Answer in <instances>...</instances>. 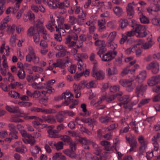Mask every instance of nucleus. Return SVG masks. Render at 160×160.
<instances>
[{
	"instance_id": "28",
	"label": "nucleus",
	"mask_w": 160,
	"mask_h": 160,
	"mask_svg": "<svg viewBox=\"0 0 160 160\" xmlns=\"http://www.w3.org/2000/svg\"><path fill=\"white\" fill-rule=\"evenodd\" d=\"M16 146L15 149L17 152L24 153L27 150L26 147L24 145H22L21 141L16 142L15 144Z\"/></svg>"
},
{
	"instance_id": "26",
	"label": "nucleus",
	"mask_w": 160,
	"mask_h": 160,
	"mask_svg": "<svg viewBox=\"0 0 160 160\" xmlns=\"http://www.w3.org/2000/svg\"><path fill=\"white\" fill-rule=\"evenodd\" d=\"M160 141V133H157L152 138V143L154 147V150L157 151L158 149V142Z\"/></svg>"
},
{
	"instance_id": "49",
	"label": "nucleus",
	"mask_w": 160,
	"mask_h": 160,
	"mask_svg": "<svg viewBox=\"0 0 160 160\" xmlns=\"http://www.w3.org/2000/svg\"><path fill=\"white\" fill-rule=\"evenodd\" d=\"M37 33H35L32 36H33V38L34 41L36 44H38L39 43L40 39V33L37 30Z\"/></svg>"
},
{
	"instance_id": "64",
	"label": "nucleus",
	"mask_w": 160,
	"mask_h": 160,
	"mask_svg": "<svg viewBox=\"0 0 160 160\" xmlns=\"http://www.w3.org/2000/svg\"><path fill=\"white\" fill-rule=\"evenodd\" d=\"M155 151L154 149L152 151L148 152L146 153V157L148 160H150L154 156L153 152Z\"/></svg>"
},
{
	"instance_id": "44",
	"label": "nucleus",
	"mask_w": 160,
	"mask_h": 160,
	"mask_svg": "<svg viewBox=\"0 0 160 160\" xmlns=\"http://www.w3.org/2000/svg\"><path fill=\"white\" fill-rule=\"evenodd\" d=\"M113 11L115 14L118 16H121L123 13L122 8L118 6H116L113 9Z\"/></svg>"
},
{
	"instance_id": "17",
	"label": "nucleus",
	"mask_w": 160,
	"mask_h": 160,
	"mask_svg": "<svg viewBox=\"0 0 160 160\" xmlns=\"http://www.w3.org/2000/svg\"><path fill=\"white\" fill-rule=\"evenodd\" d=\"M82 121L85 123L88 124L89 125L92 126V129L93 130V126L96 124V122L95 119L91 118H83L81 120L79 118L77 117L75 119V122L78 125H81Z\"/></svg>"
},
{
	"instance_id": "35",
	"label": "nucleus",
	"mask_w": 160,
	"mask_h": 160,
	"mask_svg": "<svg viewBox=\"0 0 160 160\" xmlns=\"http://www.w3.org/2000/svg\"><path fill=\"white\" fill-rule=\"evenodd\" d=\"M57 26L55 23V20L52 18H51V20L49 21L47 25H46L47 28L51 32L54 31V28Z\"/></svg>"
},
{
	"instance_id": "52",
	"label": "nucleus",
	"mask_w": 160,
	"mask_h": 160,
	"mask_svg": "<svg viewBox=\"0 0 160 160\" xmlns=\"http://www.w3.org/2000/svg\"><path fill=\"white\" fill-rule=\"evenodd\" d=\"M73 28V30L75 33L73 35V39L74 40H76L78 38V36L76 33H78L81 31V29L79 28H77L76 26H74Z\"/></svg>"
},
{
	"instance_id": "2",
	"label": "nucleus",
	"mask_w": 160,
	"mask_h": 160,
	"mask_svg": "<svg viewBox=\"0 0 160 160\" xmlns=\"http://www.w3.org/2000/svg\"><path fill=\"white\" fill-rule=\"evenodd\" d=\"M139 67V65L138 64H135L134 68L132 69H130L128 67L125 68L121 73V75H124L129 74H131L132 77H133V73L136 69ZM147 76L146 72L145 71H142L140 72L136 78L133 77L130 80L128 79H121L119 81L120 84L123 87L127 88V90L129 92H131L133 89V87L132 85V82L135 79V80L138 83H142L146 79Z\"/></svg>"
},
{
	"instance_id": "36",
	"label": "nucleus",
	"mask_w": 160,
	"mask_h": 160,
	"mask_svg": "<svg viewBox=\"0 0 160 160\" xmlns=\"http://www.w3.org/2000/svg\"><path fill=\"white\" fill-rule=\"evenodd\" d=\"M33 124L35 128L37 129L38 131H40L41 129L45 128L47 125L44 124H42L39 121L35 120L33 122Z\"/></svg>"
},
{
	"instance_id": "12",
	"label": "nucleus",
	"mask_w": 160,
	"mask_h": 160,
	"mask_svg": "<svg viewBox=\"0 0 160 160\" xmlns=\"http://www.w3.org/2000/svg\"><path fill=\"white\" fill-rule=\"evenodd\" d=\"M36 28L40 33V35L44 39L49 40L50 38L49 35L45 29L42 23L38 22L36 24Z\"/></svg>"
},
{
	"instance_id": "42",
	"label": "nucleus",
	"mask_w": 160,
	"mask_h": 160,
	"mask_svg": "<svg viewBox=\"0 0 160 160\" xmlns=\"http://www.w3.org/2000/svg\"><path fill=\"white\" fill-rule=\"evenodd\" d=\"M98 25L99 27V31H102V30L105 28L104 24H106V21L104 19L102 18L98 21Z\"/></svg>"
},
{
	"instance_id": "55",
	"label": "nucleus",
	"mask_w": 160,
	"mask_h": 160,
	"mask_svg": "<svg viewBox=\"0 0 160 160\" xmlns=\"http://www.w3.org/2000/svg\"><path fill=\"white\" fill-rule=\"evenodd\" d=\"M5 50L6 52V55L7 56H8L9 55V48L8 47H6V48H4V46L3 45H2L0 49V52L2 53L4 50Z\"/></svg>"
},
{
	"instance_id": "43",
	"label": "nucleus",
	"mask_w": 160,
	"mask_h": 160,
	"mask_svg": "<svg viewBox=\"0 0 160 160\" xmlns=\"http://www.w3.org/2000/svg\"><path fill=\"white\" fill-rule=\"evenodd\" d=\"M17 75L19 79H23L25 77V74L24 70L21 68L18 70Z\"/></svg>"
},
{
	"instance_id": "63",
	"label": "nucleus",
	"mask_w": 160,
	"mask_h": 160,
	"mask_svg": "<svg viewBox=\"0 0 160 160\" xmlns=\"http://www.w3.org/2000/svg\"><path fill=\"white\" fill-rule=\"evenodd\" d=\"M108 73L110 75L116 74L117 73V70L115 67H111L108 68Z\"/></svg>"
},
{
	"instance_id": "10",
	"label": "nucleus",
	"mask_w": 160,
	"mask_h": 160,
	"mask_svg": "<svg viewBox=\"0 0 160 160\" xmlns=\"http://www.w3.org/2000/svg\"><path fill=\"white\" fill-rule=\"evenodd\" d=\"M28 50L29 52L26 56V61L28 62L32 61L35 63H38L39 61V58L36 55L33 48L32 46H29Z\"/></svg>"
},
{
	"instance_id": "27",
	"label": "nucleus",
	"mask_w": 160,
	"mask_h": 160,
	"mask_svg": "<svg viewBox=\"0 0 160 160\" xmlns=\"http://www.w3.org/2000/svg\"><path fill=\"white\" fill-rule=\"evenodd\" d=\"M160 82V75L152 76L150 78L148 81L149 85L152 86Z\"/></svg>"
},
{
	"instance_id": "53",
	"label": "nucleus",
	"mask_w": 160,
	"mask_h": 160,
	"mask_svg": "<svg viewBox=\"0 0 160 160\" xmlns=\"http://www.w3.org/2000/svg\"><path fill=\"white\" fill-rule=\"evenodd\" d=\"M119 22L120 26L122 28H124L128 24V20L125 19H121Z\"/></svg>"
},
{
	"instance_id": "32",
	"label": "nucleus",
	"mask_w": 160,
	"mask_h": 160,
	"mask_svg": "<svg viewBox=\"0 0 160 160\" xmlns=\"http://www.w3.org/2000/svg\"><path fill=\"white\" fill-rule=\"evenodd\" d=\"M152 39V35L149 34L147 38L148 42H146L142 46V48L145 49H147L151 47L153 44V42Z\"/></svg>"
},
{
	"instance_id": "45",
	"label": "nucleus",
	"mask_w": 160,
	"mask_h": 160,
	"mask_svg": "<svg viewBox=\"0 0 160 160\" xmlns=\"http://www.w3.org/2000/svg\"><path fill=\"white\" fill-rule=\"evenodd\" d=\"M104 97H100L97 102L94 100H92L91 102V104L92 106L96 107L98 105L100 104L104 100Z\"/></svg>"
},
{
	"instance_id": "21",
	"label": "nucleus",
	"mask_w": 160,
	"mask_h": 160,
	"mask_svg": "<svg viewBox=\"0 0 160 160\" xmlns=\"http://www.w3.org/2000/svg\"><path fill=\"white\" fill-rule=\"evenodd\" d=\"M146 68L148 70H151L154 74L157 73L159 70L158 64L156 61L152 62L147 65Z\"/></svg>"
},
{
	"instance_id": "41",
	"label": "nucleus",
	"mask_w": 160,
	"mask_h": 160,
	"mask_svg": "<svg viewBox=\"0 0 160 160\" xmlns=\"http://www.w3.org/2000/svg\"><path fill=\"white\" fill-rule=\"evenodd\" d=\"M65 114L64 111L59 112L56 116L57 121L60 122H62L65 118L64 115Z\"/></svg>"
},
{
	"instance_id": "20",
	"label": "nucleus",
	"mask_w": 160,
	"mask_h": 160,
	"mask_svg": "<svg viewBox=\"0 0 160 160\" xmlns=\"http://www.w3.org/2000/svg\"><path fill=\"white\" fill-rule=\"evenodd\" d=\"M95 45L98 46L99 48V51L97 52V54L101 57V55L103 54L106 50L105 48L106 43L103 40H98L95 41Z\"/></svg>"
},
{
	"instance_id": "18",
	"label": "nucleus",
	"mask_w": 160,
	"mask_h": 160,
	"mask_svg": "<svg viewBox=\"0 0 160 160\" xmlns=\"http://www.w3.org/2000/svg\"><path fill=\"white\" fill-rule=\"evenodd\" d=\"M126 138L131 147L130 152L133 151L136 148L137 143L135 138L131 134H128L126 136Z\"/></svg>"
},
{
	"instance_id": "57",
	"label": "nucleus",
	"mask_w": 160,
	"mask_h": 160,
	"mask_svg": "<svg viewBox=\"0 0 160 160\" xmlns=\"http://www.w3.org/2000/svg\"><path fill=\"white\" fill-rule=\"evenodd\" d=\"M32 86L35 89H41L44 88L43 83L41 84L34 82L32 84Z\"/></svg>"
},
{
	"instance_id": "62",
	"label": "nucleus",
	"mask_w": 160,
	"mask_h": 160,
	"mask_svg": "<svg viewBox=\"0 0 160 160\" xmlns=\"http://www.w3.org/2000/svg\"><path fill=\"white\" fill-rule=\"evenodd\" d=\"M79 130L81 132L85 133L88 135H90L92 134L91 132L83 127H81L79 128Z\"/></svg>"
},
{
	"instance_id": "6",
	"label": "nucleus",
	"mask_w": 160,
	"mask_h": 160,
	"mask_svg": "<svg viewBox=\"0 0 160 160\" xmlns=\"http://www.w3.org/2000/svg\"><path fill=\"white\" fill-rule=\"evenodd\" d=\"M133 31L136 33L137 37L143 38L145 37L149 33L148 31L146 30L145 26L132 22V25Z\"/></svg>"
},
{
	"instance_id": "11",
	"label": "nucleus",
	"mask_w": 160,
	"mask_h": 160,
	"mask_svg": "<svg viewBox=\"0 0 160 160\" xmlns=\"http://www.w3.org/2000/svg\"><path fill=\"white\" fill-rule=\"evenodd\" d=\"M73 95L69 91H67L65 93L62 94L58 98V100L62 99L64 98L65 101L62 103V105H68L70 103L71 101H73Z\"/></svg>"
},
{
	"instance_id": "58",
	"label": "nucleus",
	"mask_w": 160,
	"mask_h": 160,
	"mask_svg": "<svg viewBox=\"0 0 160 160\" xmlns=\"http://www.w3.org/2000/svg\"><path fill=\"white\" fill-rule=\"evenodd\" d=\"M68 22L71 25H73L76 23L77 20L75 17L71 15L69 16Z\"/></svg>"
},
{
	"instance_id": "61",
	"label": "nucleus",
	"mask_w": 160,
	"mask_h": 160,
	"mask_svg": "<svg viewBox=\"0 0 160 160\" xmlns=\"http://www.w3.org/2000/svg\"><path fill=\"white\" fill-rule=\"evenodd\" d=\"M81 108L82 109V111L84 113V114L81 113L80 114L83 116L88 115L87 112V109L86 108V105L84 104H82L81 105Z\"/></svg>"
},
{
	"instance_id": "60",
	"label": "nucleus",
	"mask_w": 160,
	"mask_h": 160,
	"mask_svg": "<svg viewBox=\"0 0 160 160\" xmlns=\"http://www.w3.org/2000/svg\"><path fill=\"white\" fill-rule=\"evenodd\" d=\"M140 20L142 23L148 24L149 22L148 19L145 16L142 15L140 18Z\"/></svg>"
},
{
	"instance_id": "16",
	"label": "nucleus",
	"mask_w": 160,
	"mask_h": 160,
	"mask_svg": "<svg viewBox=\"0 0 160 160\" xmlns=\"http://www.w3.org/2000/svg\"><path fill=\"white\" fill-rule=\"evenodd\" d=\"M98 67L93 66L92 71V76L96 79L101 80L103 79L105 76L104 73L102 71L98 70Z\"/></svg>"
},
{
	"instance_id": "8",
	"label": "nucleus",
	"mask_w": 160,
	"mask_h": 160,
	"mask_svg": "<svg viewBox=\"0 0 160 160\" xmlns=\"http://www.w3.org/2000/svg\"><path fill=\"white\" fill-rule=\"evenodd\" d=\"M42 118L37 117L36 116H28V118L30 119H34L41 122L45 121L48 123H52L55 122V119L53 116L48 115L46 116L43 115H42Z\"/></svg>"
},
{
	"instance_id": "50",
	"label": "nucleus",
	"mask_w": 160,
	"mask_h": 160,
	"mask_svg": "<svg viewBox=\"0 0 160 160\" xmlns=\"http://www.w3.org/2000/svg\"><path fill=\"white\" fill-rule=\"evenodd\" d=\"M89 141H90V142L89 143H88L85 144L84 143H81V144H82L83 145H84L85 146L83 147V148L86 149H89V147L88 145V144H92L93 146V148L95 149V151H94V152H96V150H97V148H98V145L97 144L94 143V142H92L91 141L89 140Z\"/></svg>"
},
{
	"instance_id": "46",
	"label": "nucleus",
	"mask_w": 160,
	"mask_h": 160,
	"mask_svg": "<svg viewBox=\"0 0 160 160\" xmlns=\"http://www.w3.org/2000/svg\"><path fill=\"white\" fill-rule=\"evenodd\" d=\"M55 28L56 31L58 32L61 35L62 34V35L64 36L66 35V32L65 31V29L62 27L61 25H59L58 27L55 26Z\"/></svg>"
},
{
	"instance_id": "56",
	"label": "nucleus",
	"mask_w": 160,
	"mask_h": 160,
	"mask_svg": "<svg viewBox=\"0 0 160 160\" xmlns=\"http://www.w3.org/2000/svg\"><path fill=\"white\" fill-rule=\"evenodd\" d=\"M95 54L93 53H92L90 57V59L93 64V66H98V64L97 61L94 59Z\"/></svg>"
},
{
	"instance_id": "59",
	"label": "nucleus",
	"mask_w": 160,
	"mask_h": 160,
	"mask_svg": "<svg viewBox=\"0 0 160 160\" xmlns=\"http://www.w3.org/2000/svg\"><path fill=\"white\" fill-rule=\"evenodd\" d=\"M18 117L16 115L12 116L11 119V121L14 122H22L23 121L22 119L18 118Z\"/></svg>"
},
{
	"instance_id": "7",
	"label": "nucleus",
	"mask_w": 160,
	"mask_h": 160,
	"mask_svg": "<svg viewBox=\"0 0 160 160\" xmlns=\"http://www.w3.org/2000/svg\"><path fill=\"white\" fill-rule=\"evenodd\" d=\"M138 139L139 143L140 144V146L137 155L140 157L143 155L146 152L148 142L142 136L139 137L138 138Z\"/></svg>"
},
{
	"instance_id": "47",
	"label": "nucleus",
	"mask_w": 160,
	"mask_h": 160,
	"mask_svg": "<svg viewBox=\"0 0 160 160\" xmlns=\"http://www.w3.org/2000/svg\"><path fill=\"white\" fill-rule=\"evenodd\" d=\"M116 35V33L115 32L110 33L108 35L107 38L108 42H112L114 40Z\"/></svg>"
},
{
	"instance_id": "48",
	"label": "nucleus",
	"mask_w": 160,
	"mask_h": 160,
	"mask_svg": "<svg viewBox=\"0 0 160 160\" xmlns=\"http://www.w3.org/2000/svg\"><path fill=\"white\" fill-rule=\"evenodd\" d=\"M8 94L11 97L16 98L19 99L20 94L14 91H11L8 93Z\"/></svg>"
},
{
	"instance_id": "15",
	"label": "nucleus",
	"mask_w": 160,
	"mask_h": 160,
	"mask_svg": "<svg viewBox=\"0 0 160 160\" xmlns=\"http://www.w3.org/2000/svg\"><path fill=\"white\" fill-rule=\"evenodd\" d=\"M8 127L10 131L9 137H11L6 138V141L10 142L12 139L18 138V136L17 135L18 131L17 130L16 126L12 123L9 124L8 125Z\"/></svg>"
},
{
	"instance_id": "23",
	"label": "nucleus",
	"mask_w": 160,
	"mask_h": 160,
	"mask_svg": "<svg viewBox=\"0 0 160 160\" xmlns=\"http://www.w3.org/2000/svg\"><path fill=\"white\" fill-rule=\"evenodd\" d=\"M68 133L70 136L76 137L78 142L80 143L86 144L90 142V141L89 140H88L86 138L79 137L78 136V134L75 132L73 131H69Z\"/></svg>"
},
{
	"instance_id": "3",
	"label": "nucleus",
	"mask_w": 160,
	"mask_h": 160,
	"mask_svg": "<svg viewBox=\"0 0 160 160\" xmlns=\"http://www.w3.org/2000/svg\"><path fill=\"white\" fill-rule=\"evenodd\" d=\"M61 139L64 142L65 144L69 145L70 149H67L65 150L63 152L67 156L71 158H74L76 157V154L75 152L77 148L76 143L72 142L70 137L67 135H64L61 138Z\"/></svg>"
},
{
	"instance_id": "14",
	"label": "nucleus",
	"mask_w": 160,
	"mask_h": 160,
	"mask_svg": "<svg viewBox=\"0 0 160 160\" xmlns=\"http://www.w3.org/2000/svg\"><path fill=\"white\" fill-rule=\"evenodd\" d=\"M53 127L52 126H50L48 127V130L47 131L49 134V136L51 138H58V135L57 134L61 130H62L64 128L63 125L61 124L58 125L57 127V130H52Z\"/></svg>"
},
{
	"instance_id": "30",
	"label": "nucleus",
	"mask_w": 160,
	"mask_h": 160,
	"mask_svg": "<svg viewBox=\"0 0 160 160\" xmlns=\"http://www.w3.org/2000/svg\"><path fill=\"white\" fill-rule=\"evenodd\" d=\"M93 156L89 152H86L84 151H82L81 153L79 155V158H76V156L75 158H76L78 160H80L82 158H86L87 160H91V158H92Z\"/></svg>"
},
{
	"instance_id": "34",
	"label": "nucleus",
	"mask_w": 160,
	"mask_h": 160,
	"mask_svg": "<svg viewBox=\"0 0 160 160\" xmlns=\"http://www.w3.org/2000/svg\"><path fill=\"white\" fill-rule=\"evenodd\" d=\"M134 4L133 2L132 3H129L128 4L127 7V8L128 15L129 16V18H132L134 14V11L132 5H134Z\"/></svg>"
},
{
	"instance_id": "54",
	"label": "nucleus",
	"mask_w": 160,
	"mask_h": 160,
	"mask_svg": "<svg viewBox=\"0 0 160 160\" xmlns=\"http://www.w3.org/2000/svg\"><path fill=\"white\" fill-rule=\"evenodd\" d=\"M18 10V9L16 8V7L14 5V8L11 7L8 8L6 11V13L7 14H8L11 12L14 14L17 12Z\"/></svg>"
},
{
	"instance_id": "51",
	"label": "nucleus",
	"mask_w": 160,
	"mask_h": 160,
	"mask_svg": "<svg viewBox=\"0 0 160 160\" xmlns=\"http://www.w3.org/2000/svg\"><path fill=\"white\" fill-rule=\"evenodd\" d=\"M136 48L137 49L136 45H132L130 48L126 49L125 51V53L127 54H130L132 52H134L136 50Z\"/></svg>"
},
{
	"instance_id": "1",
	"label": "nucleus",
	"mask_w": 160,
	"mask_h": 160,
	"mask_svg": "<svg viewBox=\"0 0 160 160\" xmlns=\"http://www.w3.org/2000/svg\"><path fill=\"white\" fill-rule=\"evenodd\" d=\"M147 85L142 84L139 85L137 87L136 90V96H133L130 98L129 95H124L122 96V92H119L116 94L112 95H108L106 96H102L104 97L107 102L110 103L116 98L122 102L124 104V106L131 110L133 106L136 104L138 101V98L140 96H142L143 93L147 89Z\"/></svg>"
},
{
	"instance_id": "39",
	"label": "nucleus",
	"mask_w": 160,
	"mask_h": 160,
	"mask_svg": "<svg viewBox=\"0 0 160 160\" xmlns=\"http://www.w3.org/2000/svg\"><path fill=\"white\" fill-rule=\"evenodd\" d=\"M6 109L8 111L13 113H17L19 112V110L18 107H15L13 106H8L6 107Z\"/></svg>"
},
{
	"instance_id": "24",
	"label": "nucleus",
	"mask_w": 160,
	"mask_h": 160,
	"mask_svg": "<svg viewBox=\"0 0 160 160\" xmlns=\"http://www.w3.org/2000/svg\"><path fill=\"white\" fill-rule=\"evenodd\" d=\"M73 39V35L71 36L68 35L66 38V41L65 43L66 44H68L69 47H72L74 45L76 46L78 48H79L82 46V42H80L79 45L77 44V42H75L74 41H71V39Z\"/></svg>"
},
{
	"instance_id": "13",
	"label": "nucleus",
	"mask_w": 160,
	"mask_h": 160,
	"mask_svg": "<svg viewBox=\"0 0 160 160\" xmlns=\"http://www.w3.org/2000/svg\"><path fill=\"white\" fill-rule=\"evenodd\" d=\"M20 132L22 136L24 137L22 139L23 141L25 143H29L31 145L34 144L35 140L33 137L28 134L26 131L23 129L20 130Z\"/></svg>"
},
{
	"instance_id": "4",
	"label": "nucleus",
	"mask_w": 160,
	"mask_h": 160,
	"mask_svg": "<svg viewBox=\"0 0 160 160\" xmlns=\"http://www.w3.org/2000/svg\"><path fill=\"white\" fill-rule=\"evenodd\" d=\"M100 144L104 147L103 149L105 151L102 152L100 148L98 147L95 153L98 155L102 154V156L106 158L109 156L110 153L114 151L115 147L113 146H111L110 142L106 140L101 141Z\"/></svg>"
},
{
	"instance_id": "25",
	"label": "nucleus",
	"mask_w": 160,
	"mask_h": 160,
	"mask_svg": "<svg viewBox=\"0 0 160 160\" xmlns=\"http://www.w3.org/2000/svg\"><path fill=\"white\" fill-rule=\"evenodd\" d=\"M30 110L32 112H42L46 114L52 113L54 112V111L53 110L51 109H42L40 108L35 107H32Z\"/></svg>"
},
{
	"instance_id": "31",
	"label": "nucleus",
	"mask_w": 160,
	"mask_h": 160,
	"mask_svg": "<svg viewBox=\"0 0 160 160\" xmlns=\"http://www.w3.org/2000/svg\"><path fill=\"white\" fill-rule=\"evenodd\" d=\"M8 16L5 18L1 22H0V37L3 36V30L7 26V22L9 21Z\"/></svg>"
},
{
	"instance_id": "38",
	"label": "nucleus",
	"mask_w": 160,
	"mask_h": 160,
	"mask_svg": "<svg viewBox=\"0 0 160 160\" xmlns=\"http://www.w3.org/2000/svg\"><path fill=\"white\" fill-rule=\"evenodd\" d=\"M34 18L35 15L31 11H29L24 17L25 22L27 21L28 19L30 21H32Z\"/></svg>"
},
{
	"instance_id": "9",
	"label": "nucleus",
	"mask_w": 160,
	"mask_h": 160,
	"mask_svg": "<svg viewBox=\"0 0 160 160\" xmlns=\"http://www.w3.org/2000/svg\"><path fill=\"white\" fill-rule=\"evenodd\" d=\"M68 60L66 61L62 59H59L57 60L56 62L53 63L51 65H50V63H49V66L47 67L45 69L46 71L52 70L54 68L56 67H59L61 68H64L65 67V64L66 63H68Z\"/></svg>"
},
{
	"instance_id": "29",
	"label": "nucleus",
	"mask_w": 160,
	"mask_h": 160,
	"mask_svg": "<svg viewBox=\"0 0 160 160\" xmlns=\"http://www.w3.org/2000/svg\"><path fill=\"white\" fill-rule=\"evenodd\" d=\"M73 8V10L75 13L76 14H79L78 17L79 18H82L85 19L86 18V15L83 12L82 9L80 7L75 6Z\"/></svg>"
},
{
	"instance_id": "37",
	"label": "nucleus",
	"mask_w": 160,
	"mask_h": 160,
	"mask_svg": "<svg viewBox=\"0 0 160 160\" xmlns=\"http://www.w3.org/2000/svg\"><path fill=\"white\" fill-rule=\"evenodd\" d=\"M160 10V6L157 4L154 5L152 7H149L147 8L148 12L152 14H154V12Z\"/></svg>"
},
{
	"instance_id": "40",
	"label": "nucleus",
	"mask_w": 160,
	"mask_h": 160,
	"mask_svg": "<svg viewBox=\"0 0 160 160\" xmlns=\"http://www.w3.org/2000/svg\"><path fill=\"white\" fill-rule=\"evenodd\" d=\"M86 24L89 26V29L90 34L92 33L95 29V28L94 25V22L92 21H89L86 22Z\"/></svg>"
},
{
	"instance_id": "33",
	"label": "nucleus",
	"mask_w": 160,
	"mask_h": 160,
	"mask_svg": "<svg viewBox=\"0 0 160 160\" xmlns=\"http://www.w3.org/2000/svg\"><path fill=\"white\" fill-rule=\"evenodd\" d=\"M85 82L82 81L78 84L74 83L73 85V88L75 93L79 92L81 89L84 88L85 85Z\"/></svg>"
},
{
	"instance_id": "19",
	"label": "nucleus",
	"mask_w": 160,
	"mask_h": 160,
	"mask_svg": "<svg viewBox=\"0 0 160 160\" xmlns=\"http://www.w3.org/2000/svg\"><path fill=\"white\" fill-rule=\"evenodd\" d=\"M55 82V80L54 79H52L48 81L46 83H43L44 88L47 90L42 91V93L45 95L47 93H51L54 92V90L53 88H52L51 85L53 84Z\"/></svg>"
},
{
	"instance_id": "22",
	"label": "nucleus",
	"mask_w": 160,
	"mask_h": 160,
	"mask_svg": "<svg viewBox=\"0 0 160 160\" xmlns=\"http://www.w3.org/2000/svg\"><path fill=\"white\" fill-rule=\"evenodd\" d=\"M117 55L116 52L110 51L106 53L103 55L102 60L104 61H108L112 60Z\"/></svg>"
},
{
	"instance_id": "5",
	"label": "nucleus",
	"mask_w": 160,
	"mask_h": 160,
	"mask_svg": "<svg viewBox=\"0 0 160 160\" xmlns=\"http://www.w3.org/2000/svg\"><path fill=\"white\" fill-rule=\"evenodd\" d=\"M69 4L70 2L68 0H65L63 2H60L59 0H50V1L48 2V5L50 8L55 9L58 8L61 9L59 12L61 14H64L66 12L65 8L68 7Z\"/></svg>"
}]
</instances>
